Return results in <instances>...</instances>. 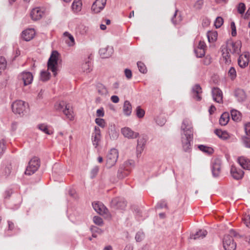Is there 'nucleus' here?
<instances>
[{
	"mask_svg": "<svg viewBox=\"0 0 250 250\" xmlns=\"http://www.w3.org/2000/svg\"><path fill=\"white\" fill-rule=\"evenodd\" d=\"M181 130V143L183 150L186 152H190L191 141L193 138V128L191 122L188 119H184Z\"/></svg>",
	"mask_w": 250,
	"mask_h": 250,
	"instance_id": "1",
	"label": "nucleus"
},
{
	"mask_svg": "<svg viewBox=\"0 0 250 250\" xmlns=\"http://www.w3.org/2000/svg\"><path fill=\"white\" fill-rule=\"evenodd\" d=\"M56 110L62 111L66 117L69 120L72 121L74 119L73 110L70 104H66L64 101H61L56 103L54 105Z\"/></svg>",
	"mask_w": 250,
	"mask_h": 250,
	"instance_id": "2",
	"label": "nucleus"
},
{
	"mask_svg": "<svg viewBox=\"0 0 250 250\" xmlns=\"http://www.w3.org/2000/svg\"><path fill=\"white\" fill-rule=\"evenodd\" d=\"M11 107L12 111L16 114H18L20 116H23L29 111L28 104L22 100H17L14 102Z\"/></svg>",
	"mask_w": 250,
	"mask_h": 250,
	"instance_id": "3",
	"label": "nucleus"
},
{
	"mask_svg": "<svg viewBox=\"0 0 250 250\" xmlns=\"http://www.w3.org/2000/svg\"><path fill=\"white\" fill-rule=\"evenodd\" d=\"M59 57L60 54L56 50H54L52 52L48 61V70L51 71L54 76H56L57 74Z\"/></svg>",
	"mask_w": 250,
	"mask_h": 250,
	"instance_id": "4",
	"label": "nucleus"
},
{
	"mask_svg": "<svg viewBox=\"0 0 250 250\" xmlns=\"http://www.w3.org/2000/svg\"><path fill=\"white\" fill-rule=\"evenodd\" d=\"M229 233L224 236L223 241L224 248L225 250H235L236 244L233 242L232 236H235L236 233L233 229H230Z\"/></svg>",
	"mask_w": 250,
	"mask_h": 250,
	"instance_id": "5",
	"label": "nucleus"
},
{
	"mask_svg": "<svg viewBox=\"0 0 250 250\" xmlns=\"http://www.w3.org/2000/svg\"><path fill=\"white\" fill-rule=\"evenodd\" d=\"M118 157V151L115 148L111 149L106 155V167L107 168H111L114 166L117 161Z\"/></svg>",
	"mask_w": 250,
	"mask_h": 250,
	"instance_id": "6",
	"label": "nucleus"
},
{
	"mask_svg": "<svg viewBox=\"0 0 250 250\" xmlns=\"http://www.w3.org/2000/svg\"><path fill=\"white\" fill-rule=\"evenodd\" d=\"M40 167L39 159L37 157H33L32 158L28 163L27 167L25 174L30 175L35 173Z\"/></svg>",
	"mask_w": 250,
	"mask_h": 250,
	"instance_id": "7",
	"label": "nucleus"
},
{
	"mask_svg": "<svg viewBox=\"0 0 250 250\" xmlns=\"http://www.w3.org/2000/svg\"><path fill=\"white\" fill-rule=\"evenodd\" d=\"M241 43L240 41L233 42L231 41L227 42L226 45L224 46L227 48L229 51L233 54H239L240 52Z\"/></svg>",
	"mask_w": 250,
	"mask_h": 250,
	"instance_id": "8",
	"label": "nucleus"
},
{
	"mask_svg": "<svg viewBox=\"0 0 250 250\" xmlns=\"http://www.w3.org/2000/svg\"><path fill=\"white\" fill-rule=\"evenodd\" d=\"M18 79L20 82L23 83L24 85L26 86L32 83L33 76L30 72L23 71L18 75Z\"/></svg>",
	"mask_w": 250,
	"mask_h": 250,
	"instance_id": "9",
	"label": "nucleus"
},
{
	"mask_svg": "<svg viewBox=\"0 0 250 250\" xmlns=\"http://www.w3.org/2000/svg\"><path fill=\"white\" fill-rule=\"evenodd\" d=\"M211 167L213 177H217L219 176L221 168V160L218 158L214 159L212 162Z\"/></svg>",
	"mask_w": 250,
	"mask_h": 250,
	"instance_id": "10",
	"label": "nucleus"
},
{
	"mask_svg": "<svg viewBox=\"0 0 250 250\" xmlns=\"http://www.w3.org/2000/svg\"><path fill=\"white\" fill-rule=\"evenodd\" d=\"M121 133L123 135L128 139H134L137 138L139 133L134 131L128 127H125L121 129Z\"/></svg>",
	"mask_w": 250,
	"mask_h": 250,
	"instance_id": "11",
	"label": "nucleus"
},
{
	"mask_svg": "<svg viewBox=\"0 0 250 250\" xmlns=\"http://www.w3.org/2000/svg\"><path fill=\"white\" fill-rule=\"evenodd\" d=\"M107 0H96L91 6L94 13H99L104 8Z\"/></svg>",
	"mask_w": 250,
	"mask_h": 250,
	"instance_id": "12",
	"label": "nucleus"
},
{
	"mask_svg": "<svg viewBox=\"0 0 250 250\" xmlns=\"http://www.w3.org/2000/svg\"><path fill=\"white\" fill-rule=\"evenodd\" d=\"M250 60V55L249 53H245L241 55L238 59V64L242 68L248 65Z\"/></svg>",
	"mask_w": 250,
	"mask_h": 250,
	"instance_id": "13",
	"label": "nucleus"
},
{
	"mask_svg": "<svg viewBox=\"0 0 250 250\" xmlns=\"http://www.w3.org/2000/svg\"><path fill=\"white\" fill-rule=\"evenodd\" d=\"M111 206L115 208L123 209L126 207V202L123 198L117 197L111 200Z\"/></svg>",
	"mask_w": 250,
	"mask_h": 250,
	"instance_id": "14",
	"label": "nucleus"
},
{
	"mask_svg": "<svg viewBox=\"0 0 250 250\" xmlns=\"http://www.w3.org/2000/svg\"><path fill=\"white\" fill-rule=\"evenodd\" d=\"M92 206L94 210L101 215L107 214L108 213L107 208L101 202H94L92 204Z\"/></svg>",
	"mask_w": 250,
	"mask_h": 250,
	"instance_id": "15",
	"label": "nucleus"
},
{
	"mask_svg": "<svg viewBox=\"0 0 250 250\" xmlns=\"http://www.w3.org/2000/svg\"><path fill=\"white\" fill-rule=\"evenodd\" d=\"M92 141L93 145L95 147H97L101 139V130L99 127L95 126L94 131L92 134Z\"/></svg>",
	"mask_w": 250,
	"mask_h": 250,
	"instance_id": "16",
	"label": "nucleus"
},
{
	"mask_svg": "<svg viewBox=\"0 0 250 250\" xmlns=\"http://www.w3.org/2000/svg\"><path fill=\"white\" fill-rule=\"evenodd\" d=\"M43 8L36 7L33 8L30 13V16L33 20L37 21L42 18L44 15Z\"/></svg>",
	"mask_w": 250,
	"mask_h": 250,
	"instance_id": "17",
	"label": "nucleus"
},
{
	"mask_svg": "<svg viewBox=\"0 0 250 250\" xmlns=\"http://www.w3.org/2000/svg\"><path fill=\"white\" fill-rule=\"evenodd\" d=\"M81 69L83 72L86 74L90 73L92 70V63L90 57L84 59L82 63Z\"/></svg>",
	"mask_w": 250,
	"mask_h": 250,
	"instance_id": "18",
	"label": "nucleus"
},
{
	"mask_svg": "<svg viewBox=\"0 0 250 250\" xmlns=\"http://www.w3.org/2000/svg\"><path fill=\"white\" fill-rule=\"evenodd\" d=\"M212 96L214 101L218 103L223 102V93L218 87H214L212 89Z\"/></svg>",
	"mask_w": 250,
	"mask_h": 250,
	"instance_id": "19",
	"label": "nucleus"
},
{
	"mask_svg": "<svg viewBox=\"0 0 250 250\" xmlns=\"http://www.w3.org/2000/svg\"><path fill=\"white\" fill-rule=\"evenodd\" d=\"M222 58L221 61L226 64H230L231 62L230 53L224 46H222Z\"/></svg>",
	"mask_w": 250,
	"mask_h": 250,
	"instance_id": "20",
	"label": "nucleus"
},
{
	"mask_svg": "<svg viewBox=\"0 0 250 250\" xmlns=\"http://www.w3.org/2000/svg\"><path fill=\"white\" fill-rule=\"evenodd\" d=\"M113 53V49L112 46H107L102 48L99 50V54L102 58H107L110 57Z\"/></svg>",
	"mask_w": 250,
	"mask_h": 250,
	"instance_id": "21",
	"label": "nucleus"
},
{
	"mask_svg": "<svg viewBox=\"0 0 250 250\" xmlns=\"http://www.w3.org/2000/svg\"><path fill=\"white\" fill-rule=\"evenodd\" d=\"M230 173L233 178L236 180L242 178L244 175V172L243 170L233 166H231Z\"/></svg>",
	"mask_w": 250,
	"mask_h": 250,
	"instance_id": "22",
	"label": "nucleus"
},
{
	"mask_svg": "<svg viewBox=\"0 0 250 250\" xmlns=\"http://www.w3.org/2000/svg\"><path fill=\"white\" fill-rule=\"evenodd\" d=\"M35 35V30L33 29H27L22 31V38L25 41H29L32 40Z\"/></svg>",
	"mask_w": 250,
	"mask_h": 250,
	"instance_id": "23",
	"label": "nucleus"
},
{
	"mask_svg": "<svg viewBox=\"0 0 250 250\" xmlns=\"http://www.w3.org/2000/svg\"><path fill=\"white\" fill-rule=\"evenodd\" d=\"M240 165L244 169L250 170V160L244 157H241L238 159Z\"/></svg>",
	"mask_w": 250,
	"mask_h": 250,
	"instance_id": "24",
	"label": "nucleus"
},
{
	"mask_svg": "<svg viewBox=\"0 0 250 250\" xmlns=\"http://www.w3.org/2000/svg\"><path fill=\"white\" fill-rule=\"evenodd\" d=\"M123 113L125 115L129 116L132 112V105L129 101H125L123 105Z\"/></svg>",
	"mask_w": 250,
	"mask_h": 250,
	"instance_id": "25",
	"label": "nucleus"
},
{
	"mask_svg": "<svg viewBox=\"0 0 250 250\" xmlns=\"http://www.w3.org/2000/svg\"><path fill=\"white\" fill-rule=\"evenodd\" d=\"M96 89L98 94L102 96L105 97L108 95V91L107 88L102 83H98L96 85Z\"/></svg>",
	"mask_w": 250,
	"mask_h": 250,
	"instance_id": "26",
	"label": "nucleus"
},
{
	"mask_svg": "<svg viewBox=\"0 0 250 250\" xmlns=\"http://www.w3.org/2000/svg\"><path fill=\"white\" fill-rule=\"evenodd\" d=\"M192 92L194 94V97L197 101H200L201 97L200 94L202 93V88L199 84H196L192 88Z\"/></svg>",
	"mask_w": 250,
	"mask_h": 250,
	"instance_id": "27",
	"label": "nucleus"
},
{
	"mask_svg": "<svg viewBox=\"0 0 250 250\" xmlns=\"http://www.w3.org/2000/svg\"><path fill=\"white\" fill-rule=\"evenodd\" d=\"M235 96L239 102H243L246 99L244 91L241 89H237L235 90Z\"/></svg>",
	"mask_w": 250,
	"mask_h": 250,
	"instance_id": "28",
	"label": "nucleus"
},
{
	"mask_svg": "<svg viewBox=\"0 0 250 250\" xmlns=\"http://www.w3.org/2000/svg\"><path fill=\"white\" fill-rule=\"evenodd\" d=\"M215 134L220 138L226 140L229 138V134L226 131H222L221 129H216L214 130Z\"/></svg>",
	"mask_w": 250,
	"mask_h": 250,
	"instance_id": "29",
	"label": "nucleus"
},
{
	"mask_svg": "<svg viewBox=\"0 0 250 250\" xmlns=\"http://www.w3.org/2000/svg\"><path fill=\"white\" fill-rule=\"evenodd\" d=\"M129 171L130 169L128 168H125H125L121 167L118 170L117 176L119 178L122 179L128 174Z\"/></svg>",
	"mask_w": 250,
	"mask_h": 250,
	"instance_id": "30",
	"label": "nucleus"
},
{
	"mask_svg": "<svg viewBox=\"0 0 250 250\" xmlns=\"http://www.w3.org/2000/svg\"><path fill=\"white\" fill-rule=\"evenodd\" d=\"M82 3L80 0H74L72 4V9L75 13L80 12L82 9Z\"/></svg>",
	"mask_w": 250,
	"mask_h": 250,
	"instance_id": "31",
	"label": "nucleus"
},
{
	"mask_svg": "<svg viewBox=\"0 0 250 250\" xmlns=\"http://www.w3.org/2000/svg\"><path fill=\"white\" fill-rule=\"evenodd\" d=\"M229 119V114L228 112H224L223 113L219 119V123L221 125H226Z\"/></svg>",
	"mask_w": 250,
	"mask_h": 250,
	"instance_id": "32",
	"label": "nucleus"
},
{
	"mask_svg": "<svg viewBox=\"0 0 250 250\" xmlns=\"http://www.w3.org/2000/svg\"><path fill=\"white\" fill-rule=\"evenodd\" d=\"M217 33L215 31H209L207 33V37L209 42H214L217 38Z\"/></svg>",
	"mask_w": 250,
	"mask_h": 250,
	"instance_id": "33",
	"label": "nucleus"
},
{
	"mask_svg": "<svg viewBox=\"0 0 250 250\" xmlns=\"http://www.w3.org/2000/svg\"><path fill=\"white\" fill-rule=\"evenodd\" d=\"M67 135V133L66 132H60L58 133L57 137L60 143L65 145L67 142V140L66 138Z\"/></svg>",
	"mask_w": 250,
	"mask_h": 250,
	"instance_id": "34",
	"label": "nucleus"
},
{
	"mask_svg": "<svg viewBox=\"0 0 250 250\" xmlns=\"http://www.w3.org/2000/svg\"><path fill=\"white\" fill-rule=\"evenodd\" d=\"M198 147L201 151L208 154H211L213 152V149L211 147L201 145H199Z\"/></svg>",
	"mask_w": 250,
	"mask_h": 250,
	"instance_id": "35",
	"label": "nucleus"
},
{
	"mask_svg": "<svg viewBox=\"0 0 250 250\" xmlns=\"http://www.w3.org/2000/svg\"><path fill=\"white\" fill-rule=\"evenodd\" d=\"M63 36L65 37H67L69 40V42L66 41V42L69 46H73L75 44V40L73 36L68 32H65L63 33Z\"/></svg>",
	"mask_w": 250,
	"mask_h": 250,
	"instance_id": "36",
	"label": "nucleus"
},
{
	"mask_svg": "<svg viewBox=\"0 0 250 250\" xmlns=\"http://www.w3.org/2000/svg\"><path fill=\"white\" fill-rule=\"evenodd\" d=\"M207 234V231L206 230H199L192 236V238L194 239H203Z\"/></svg>",
	"mask_w": 250,
	"mask_h": 250,
	"instance_id": "37",
	"label": "nucleus"
},
{
	"mask_svg": "<svg viewBox=\"0 0 250 250\" xmlns=\"http://www.w3.org/2000/svg\"><path fill=\"white\" fill-rule=\"evenodd\" d=\"M38 127L40 130L46 134L50 135L53 133V131L49 129L48 126L45 124L39 125Z\"/></svg>",
	"mask_w": 250,
	"mask_h": 250,
	"instance_id": "38",
	"label": "nucleus"
},
{
	"mask_svg": "<svg viewBox=\"0 0 250 250\" xmlns=\"http://www.w3.org/2000/svg\"><path fill=\"white\" fill-rule=\"evenodd\" d=\"M232 119L234 121L238 122L241 119V113L238 110L233 109L230 112Z\"/></svg>",
	"mask_w": 250,
	"mask_h": 250,
	"instance_id": "39",
	"label": "nucleus"
},
{
	"mask_svg": "<svg viewBox=\"0 0 250 250\" xmlns=\"http://www.w3.org/2000/svg\"><path fill=\"white\" fill-rule=\"evenodd\" d=\"M7 65V62L5 58L2 56H0V74L2 71L4 70Z\"/></svg>",
	"mask_w": 250,
	"mask_h": 250,
	"instance_id": "40",
	"label": "nucleus"
},
{
	"mask_svg": "<svg viewBox=\"0 0 250 250\" xmlns=\"http://www.w3.org/2000/svg\"><path fill=\"white\" fill-rule=\"evenodd\" d=\"M78 30L81 34L84 35L88 32L89 28L84 25L82 24L79 25Z\"/></svg>",
	"mask_w": 250,
	"mask_h": 250,
	"instance_id": "41",
	"label": "nucleus"
},
{
	"mask_svg": "<svg viewBox=\"0 0 250 250\" xmlns=\"http://www.w3.org/2000/svg\"><path fill=\"white\" fill-rule=\"evenodd\" d=\"M50 77V74L46 71H42L41 73V79L42 81L48 80Z\"/></svg>",
	"mask_w": 250,
	"mask_h": 250,
	"instance_id": "42",
	"label": "nucleus"
},
{
	"mask_svg": "<svg viewBox=\"0 0 250 250\" xmlns=\"http://www.w3.org/2000/svg\"><path fill=\"white\" fill-rule=\"evenodd\" d=\"M137 66L140 72L144 74L146 73L147 69L144 63L141 62H137Z\"/></svg>",
	"mask_w": 250,
	"mask_h": 250,
	"instance_id": "43",
	"label": "nucleus"
},
{
	"mask_svg": "<svg viewBox=\"0 0 250 250\" xmlns=\"http://www.w3.org/2000/svg\"><path fill=\"white\" fill-rule=\"evenodd\" d=\"M223 19L221 17H218L214 22V26L216 28H220L223 24Z\"/></svg>",
	"mask_w": 250,
	"mask_h": 250,
	"instance_id": "44",
	"label": "nucleus"
},
{
	"mask_svg": "<svg viewBox=\"0 0 250 250\" xmlns=\"http://www.w3.org/2000/svg\"><path fill=\"white\" fill-rule=\"evenodd\" d=\"M228 74L231 80H234L236 77V71L233 67L229 68Z\"/></svg>",
	"mask_w": 250,
	"mask_h": 250,
	"instance_id": "45",
	"label": "nucleus"
},
{
	"mask_svg": "<svg viewBox=\"0 0 250 250\" xmlns=\"http://www.w3.org/2000/svg\"><path fill=\"white\" fill-rule=\"evenodd\" d=\"M145 114V111L142 109L140 106H137L136 108V115L139 118H143Z\"/></svg>",
	"mask_w": 250,
	"mask_h": 250,
	"instance_id": "46",
	"label": "nucleus"
},
{
	"mask_svg": "<svg viewBox=\"0 0 250 250\" xmlns=\"http://www.w3.org/2000/svg\"><path fill=\"white\" fill-rule=\"evenodd\" d=\"M194 51L198 58H202L205 54V51L203 49L195 48Z\"/></svg>",
	"mask_w": 250,
	"mask_h": 250,
	"instance_id": "47",
	"label": "nucleus"
},
{
	"mask_svg": "<svg viewBox=\"0 0 250 250\" xmlns=\"http://www.w3.org/2000/svg\"><path fill=\"white\" fill-rule=\"evenodd\" d=\"M145 238V234L142 231H138L135 235V240L137 242L142 241Z\"/></svg>",
	"mask_w": 250,
	"mask_h": 250,
	"instance_id": "48",
	"label": "nucleus"
},
{
	"mask_svg": "<svg viewBox=\"0 0 250 250\" xmlns=\"http://www.w3.org/2000/svg\"><path fill=\"white\" fill-rule=\"evenodd\" d=\"M246 10V6L244 3H240L237 6L238 12L240 14H243Z\"/></svg>",
	"mask_w": 250,
	"mask_h": 250,
	"instance_id": "49",
	"label": "nucleus"
},
{
	"mask_svg": "<svg viewBox=\"0 0 250 250\" xmlns=\"http://www.w3.org/2000/svg\"><path fill=\"white\" fill-rule=\"evenodd\" d=\"M95 123L102 128L104 127L106 125L104 120L102 118H96L95 119Z\"/></svg>",
	"mask_w": 250,
	"mask_h": 250,
	"instance_id": "50",
	"label": "nucleus"
},
{
	"mask_svg": "<svg viewBox=\"0 0 250 250\" xmlns=\"http://www.w3.org/2000/svg\"><path fill=\"white\" fill-rule=\"evenodd\" d=\"M93 221L95 224L99 226H102L103 224V219L99 216H94Z\"/></svg>",
	"mask_w": 250,
	"mask_h": 250,
	"instance_id": "51",
	"label": "nucleus"
},
{
	"mask_svg": "<svg viewBox=\"0 0 250 250\" xmlns=\"http://www.w3.org/2000/svg\"><path fill=\"white\" fill-rule=\"evenodd\" d=\"M5 141L4 139H1L0 141V154H2L4 153L6 149Z\"/></svg>",
	"mask_w": 250,
	"mask_h": 250,
	"instance_id": "52",
	"label": "nucleus"
},
{
	"mask_svg": "<svg viewBox=\"0 0 250 250\" xmlns=\"http://www.w3.org/2000/svg\"><path fill=\"white\" fill-rule=\"evenodd\" d=\"M204 0H198L194 4V7L197 9H200L202 8Z\"/></svg>",
	"mask_w": 250,
	"mask_h": 250,
	"instance_id": "53",
	"label": "nucleus"
},
{
	"mask_svg": "<svg viewBox=\"0 0 250 250\" xmlns=\"http://www.w3.org/2000/svg\"><path fill=\"white\" fill-rule=\"evenodd\" d=\"M125 168H128L130 170V168L134 167V162L133 160H128L125 163Z\"/></svg>",
	"mask_w": 250,
	"mask_h": 250,
	"instance_id": "54",
	"label": "nucleus"
},
{
	"mask_svg": "<svg viewBox=\"0 0 250 250\" xmlns=\"http://www.w3.org/2000/svg\"><path fill=\"white\" fill-rule=\"evenodd\" d=\"M177 10H176L173 17L171 19L172 23L175 25L181 21V18L180 17H178L177 20H174V18H175L177 16Z\"/></svg>",
	"mask_w": 250,
	"mask_h": 250,
	"instance_id": "55",
	"label": "nucleus"
},
{
	"mask_svg": "<svg viewBox=\"0 0 250 250\" xmlns=\"http://www.w3.org/2000/svg\"><path fill=\"white\" fill-rule=\"evenodd\" d=\"M243 143L245 147L250 148V138H244L243 139Z\"/></svg>",
	"mask_w": 250,
	"mask_h": 250,
	"instance_id": "56",
	"label": "nucleus"
},
{
	"mask_svg": "<svg viewBox=\"0 0 250 250\" xmlns=\"http://www.w3.org/2000/svg\"><path fill=\"white\" fill-rule=\"evenodd\" d=\"M144 146H137V147H136V154H137V156L138 157L140 156L141 153H142V152L144 150Z\"/></svg>",
	"mask_w": 250,
	"mask_h": 250,
	"instance_id": "57",
	"label": "nucleus"
},
{
	"mask_svg": "<svg viewBox=\"0 0 250 250\" xmlns=\"http://www.w3.org/2000/svg\"><path fill=\"white\" fill-rule=\"evenodd\" d=\"M243 221L247 227L250 228V216L249 215L245 216L243 219Z\"/></svg>",
	"mask_w": 250,
	"mask_h": 250,
	"instance_id": "58",
	"label": "nucleus"
},
{
	"mask_svg": "<svg viewBox=\"0 0 250 250\" xmlns=\"http://www.w3.org/2000/svg\"><path fill=\"white\" fill-rule=\"evenodd\" d=\"M125 77L128 79H130L132 78V72L129 69H125Z\"/></svg>",
	"mask_w": 250,
	"mask_h": 250,
	"instance_id": "59",
	"label": "nucleus"
},
{
	"mask_svg": "<svg viewBox=\"0 0 250 250\" xmlns=\"http://www.w3.org/2000/svg\"><path fill=\"white\" fill-rule=\"evenodd\" d=\"M146 141L144 138H140L137 141V146H144L146 145Z\"/></svg>",
	"mask_w": 250,
	"mask_h": 250,
	"instance_id": "60",
	"label": "nucleus"
},
{
	"mask_svg": "<svg viewBox=\"0 0 250 250\" xmlns=\"http://www.w3.org/2000/svg\"><path fill=\"white\" fill-rule=\"evenodd\" d=\"M230 26L232 30L231 35L232 36L234 37L236 35V30L235 23L234 22H232L231 23Z\"/></svg>",
	"mask_w": 250,
	"mask_h": 250,
	"instance_id": "61",
	"label": "nucleus"
},
{
	"mask_svg": "<svg viewBox=\"0 0 250 250\" xmlns=\"http://www.w3.org/2000/svg\"><path fill=\"white\" fill-rule=\"evenodd\" d=\"M104 115L103 108H100L97 110L96 115L98 117H103Z\"/></svg>",
	"mask_w": 250,
	"mask_h": 250,
	"instance_id": "62",
	"label": "nucleus"
},
{
	"mask_svg": "<svg viewBox=\"0 0 250 250\" xmlns=\"http://www.w3.org/2000/svg\"><path fill=\"white\" fill-rule=\"evenodd\" d=\"M99 170V167L97 166H96L93 167V168L91 170V174H92V177H94L95 176V175L98 173Z\"/></svg>",
	"mask_w": 250,
	"mask_h": 250,
	"instance_id": "63",
	"label": "nucleus"
},
{
	"mask_svg": "<svg viewBox=\"0 0 250 250\" xmlns=\"http://www.w3.org/2000/svg\"><path fill=\"white\" fill-rule=\"evenodd\" d=\"M245 129L246 134L250 136V123H248L245 125Z\"/></svg>",
	"mask_w": 250,
	"mask_h": 250,
	"instance_id": "64",
	"label": "nucleus"
}]
</instances>
